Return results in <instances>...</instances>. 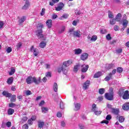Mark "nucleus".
Masks as SVG:
<instances>
[{
	"instance_id": "24",
	"label": "nucleus",
	"mask_w": 129,
	"mask_h": 129,
	"mask_svg": "<svg viewBox=\"0 0 129 129\" xmlns=\"http://www.w3.org/2000/svg\"><path fill=\"white\" fill-rule=\"evenodd\" d=\"M46 45H47V42L42 41L41 43H39V47L40 48H41L42 49H43L46 47Z\"/></svg>"
},
{
	"instance_id": "60",
	"label": "nucleus",
	"mask_w": 129,
	"mask_h": 129,
	"mask_svg": "<svg viewBox=\"0 0 129 129\" xmlns=\"http://www.w3.org/2000/svg\"><path fill=\"white\" fill-rule=\"evenodd\" d=\"M109 122V121H108L107 120H104L101 122V123H105V124H108Z\"/></svg>"
},
{
	"instance_id": "52",
	"label": "nucleus",
	"mask_w": 129,
	"mask_h": 129,
	"mask_svg": "<svg viewBox=\"0 0 129 129\" xmlns=\"http://www.w3.org/2000/svg\"><path fill=\"white\" fill-rule=\"evenodd\" d=\"M4 26H5L4 21H0V29H3V28H4Z\"/></svg>"
},
{
	"instance_id": "22",
	"label": "nucleus",
	"mask_w": 129,
	"mask_h": 129,
	"mask_svg": "<svg viewBox=\"0 0 129 129\" xmlns=\"http://www.w3.org/2000/svg\"><path fill=\"white\" fill-rule=\"evenodd\" d=\"M121 14L118 13L116 16L115 20H116V22H120V21L121 20Z\"/></svg>"
},
{
	"instance_id": "59",
	"label": "nucleus",
	"mask_w": 129,
	"mask_h": 129,
	"mask_svg": "<svg viewBox=\"0 0 129 129\" xmlns=\"http://www.w3.org/2000/svg\"><path fill=\"white\" fill-rule=\"evenodd\" d=\"M46 77H52V75L51 74V72H48L46 73Z\"/></svg>"
},
{
	"instance_id": "6",
	"label": "nucleus",
	"mask_w": 129,
	"mask_h": 129,
	"mask_svg": "<svg viewBox=\"0 0 129 129\" xmlns=\"http://www.w3.org/2000/svg\"><path fill=\"white\" fill-rule=\"evenodd\" d=\"M81 35H82V33H81V32H80V30H79L74 31V37H76L77 38H80V37H81Z\"/></svg>"
},
{
	"instance_id": "17",
	"label": "nucleus",
	"mask_w": 129,
	"mask_h": 129,
	"mask_svg": "<svg viewBox=\"0 0 129 129\" xmlns=\"http://www.w3.org/2000/svg\"><path fill=\"white\" fill-rule=\"evenodd\" d=\"M112 113H113V114H115V115L118 116V114L119 113V109L112 108Z\"/></svg>"
},
{
	"instance_id": "3",
	"label": "nucleus",
	"mask_w": 129,
	"mask_h": 129,
	"mask_svg": "<svg viewBox=\"0 0 129 129\" xmlns=\"http://www.w3.org/2000/svg\"><path fill=\"white\" fill-rule=\"evenodd\" d=\"M116 73V70L113 69L112 71V73H110L108 74V76H107L105 78L104 80L105 81H109L110 79H112V75H114Z\"/></svg>"
},
{
	"instance_id": "29",
	"label": "nucleus",
	"mask_w": 129,
	"mask_h": 129,
	"mask_svg": "<svg viewBox=\"0 0 129 129\" xmlns=\"http://www.w3.org/2000/svg\"><path fill=\"white\" fill-rule=\"evenodd\" d=\"M49 110V109L46 107H42L41 111L43 113H47V112Z\"/></svg>"
},
{
	"instance_id": "62",
	"label": "nucleus",
	"mask_w": 129,
	"mask_h": 129,
	"mask_svg": "<svg viewBox=\"0 0 129 129\" xmlns=\"http://www.w3.org/2000/svg\"><path fill=\"white\" fill-rule=\"evenodd\" d=\"M12 48L11 47H8V48L7 49V53H11V52H12Z\"/></svg>"
},
{
	"instance_id": "41",
	"label": "nucleus",
	"mask_w": 129,
	"mask_h": 129,
	"mask_svg": "<svg viewBox=\"0 0 129 129\" xmlns=\"http://www.w3.org/2000/svg\"><path fill=\"white\" fill-rule=\"evenodd\" d=\"M110 24L111 25H115V24H116V20L115 19H112L110 20Z\"/></svg>"
},
{
	"instance_id": "31",
	"label": "nucleus",
	"mask_w": 129,
	"mask_h": 129,
	"mask_svg": "<svg viewBox=\"0 0 129 129\" xmlns=\"http://www.w3.org/2000/svg\"><path fill=\"white\" fill-rule=\"evenodd\" d=\"M68 17H69V15L67 14H64L61 17L59 18V20H62L64 19H68Z\"/></svg>"
},
{
	"instance_id": "18",
	"label": "nucleus",
	"mask_w": 129,
	"mask_h": 129,
	"mask_svg": "<svg viewBox=\"0 0 129 129\" xmlns=\"http://www.w3.org/2000/svg\"><path fill=\"white\" fill-rule=\"evenodd\" d=\"M124 93V89L120 88L119 89L118 92V95L119 96V97H122Z\"/></svg>"
},
{
	"instance_id": "20",
	"label": "nucleus",
	"mask_w": 129,
	"mask_h": 129,
	"mask_svg": "<svg viewBox=\"0 0 129 129\" xmlns=\"http://www.w3.org/2000/svg\"><path fill=\"white\" fill-rule=\"evenodd\" d=\"M2 94L6 97H12V93H9L8 91H4Z\"/></svg>"
},
{
	"instance_id": "49",
	"label": "nucleus",
	"mask_w": 129,
	"mask_h": 129,
	"mask_svg": "<svg viewBox=\"0 0 129 129\" xmlns=\"http://www.w3.org/2000/svg\"><path fill=\"white\" fill-rule=\"evenodd\" d=\"M106 38L108 41H110V40H111V36H110V34H108L106 36Z\"/></svg>"
},
{
	"instance_id": "36",
	"label": "nucleus",
	"mask_w": 129,
	"mask_h": 129,
	"mask_svg": "<svg viewBox=\"0 0 129 129\" xmlns=\"http://www.w3.org/2000/svg\"><path fill=\"white\" fill-rule=\"evenodd\" d=\"M15 72H16V69L11 68V70L9 72V75H14V74H15Z\"/></svg>"
},
{
	"instance_id": "1",
	"label": "nucleus",
	"mask_w": 129,
	"mask_h": 129,
	"mask_svg": "<svg viewBox=\"0 0 129 129\" xmlns=\"http://www.w3.org/2000/svg\"><path fill=\"white\" fill-rule=\"evenodd\" d=\"M38 26H39L37 27V36L38 37V38H44V35H43V30H42V29L44 28V24L40 23L38 24Z\"/></svg>"
},
{
	"instance_id": "45",
	"label": "nucleus",
	"mask_w": 129,
	"mask_h": 129,
	"mask_svg": "<svg viewBox=\"0 0 129 129\" xmlns=\"http://www.w3.org/2000/svg\"><path fill=\"white\" fill-rule=\"evenodd\" d=\"M78 68H79V64L75 66L74 68V72H77L78 71Z\"/></svg>"
},
{
	"instance_id": "26",
	"label": "nucleus",
	"mask_w": 129,
	"mask_h": 129,
	"mask_svg": "<svg viewBox=\"0 0 129 129\" xmlns=\"http://www.w3.org/2000/svg\"><path fill=\"white\" fill-rule=\"evenodd\" d=\"M13 82H14V78L13 77H10L9 78L7 81V83L8 84L11 85L13 84Z\"/></svg>"
},
{
	"instance_id": "64",
	"label": "nucleus",
	"mask_w": 129,
	"mask_h": 129,
	"mask_svg": "<svg viewBox=\"0 0 129 129\" xmlns=\"http://www.w3.org/2000/svg\"><path fill=\"white\" fill-rule=\"evenodd\" d=\"M56 116H57V117H61L62 113L60 112H58L56 114Z\"/></svg>"
},
{
	"instance_id": "38",
	"label": "nucleus",
	"mask_w": 129,
	"mask_h": 129,
	"mask_svg": "<svg viewBox=\"0 0 129 129\" xmlns=\"http://www.w3.org/2000/svg\"><path fill=\"white\" fill-rule=\"evenodd\" d=\"M53 90L55 92H57L58 91V85H57V84L56 83H54Z\"/></svg>"
},
{
	"instance_id": "8",
	"label": "nucleus",
	"mask_w": 129,
	"mask_h": 129,
	"mask_svg": "<svg viewBox=\"0 0 129 129\" xmlns=\"http://www.w3.org/2000/svg\"><path fill=\"white\" fill-rule=\"evenodd\" d=\"M122 98L124 100L129 99V92L128 90H126L124 91L123 96H122Z\"/></svg>"
},
{
	"instance_id": "32",
	"label": "nucleus",
	"mask_w": 129,
	"mask_h": 129,
	"mask_svg": "<svg viewBox=\"0 0 129 129\" xmlns=\"http://www.w3.org/2000/svg\"><path fill=\"white\" fill-rule=\"evenodd\" d=\"M16 100H17V97L16 96V95H13L11 96V98L10 99V101L11 102H16Z\"/></svg>"
},
{
	"instance_id": "14",
	"label": "nucleus",
	"mask_w": 129,
	"mask_h": 129,
	"mask_svg": "<svg viewBox=\"0 0 129 129\" xmlns=\"http://www.w3.org/2000/svg\"><path fill=\"white\" fill-rule=\"evenodd\" d=\"M72 64V60H68L67 61H64L62 63L63 66H64V67H68L69 66H70Z\"/></svg>"
},
{
	"instance_id": "30",
	"label": "nucleus",
	"mask_w": 129,
	"mask_h": 129,
	"mask_svg": "<svg viewBox=\"0 0 129 129\" xmlns=\"http://www.w3.org/2000/svg\"><path fill=\"white\" fill-rule=\"evenodd\" d=\"M108 14L109 19H113L114 15H113V13H112V12H111L110 11H108Z\"/></svg>"
},
{
	"instance_id": "47",
	"label": "nucleus",
	"mask_w": 129,
	"mask_h": 129,
	"mask_svg": "<svg viewBox=\"0 0 129 129\" xmlns=\"http://www.w3.org/2000/svg\"><path fill=\"white\" fill-rule=\"evenodd\" d=\"M46 11V9L42 8L41 12L40 13V16H44L45 15V11Z\"/></svg>"
},
{
	"instance_id": "12",
	"label": "nucleus",
	"mask_w": 129,
	"mask_h": 129,
	"mask_svg": "<svg viewBox=\"0 0 129 129\" xmlns=\"http://www.w3.org/2000/svg\"><path fill=\"white\" fill-rule=\"evenodd\" d=\"M88 53H84L82 54L81 55V60H82L83 61H85V60L87 59V58H88Z\"/></svg>"
},
{
	"instance_id": "43",
	"label": "nucleus",
	"mask_w": 129,
	"mask_h": 129,
	"mask_svg": "<svg viewBox=\"0 0 129 129\" xmlns=\"http://www.w3.org/2000/svg\"><path fill=\"white\" fill-rule=\"evenodd\" d=\"M93 112H94L96 115H100L101 114V113L102 112V111H97V110H95V111H93Z\"/></svg>"
},
{
	"instance_id": "11",
	"label": "nucleus",
	"mask_w": 129,
	"mask_h": 129,
	"mask_svg": "<svg viewBox=\"0 0 129 129\" xmlns=\"http://www.w3.org/2000/svg\"><path fill=\"white\" fill-rule=\"evenodd\" d=\"M89 85H90V81H87L84 83L83 88L85 90H86V89H88V87H89Z\"/></svg>"
},
{
	"instance_id": "15",
	"label": "nucleus",
	"mask_w": 129,
	"mask_h": 129,
	"mask_svg": "<svg viewBox=\"0 0 129 129\" xmlns=\"http://www.w3.org/2000/svg\"><path fill=\"white\" fill-rule=\"evenodd\" d=\"M33 77L31 76L27 77L26 79V82L27 84H32V83H33Z\"/></svg>"
},
{
	"instance_id": "57",
	"label": "nucleus",
	"mask_w": 129,
	"mask_h": 129,
	"mask_svg": "<svg viewBox=\"0 0 129 129\" xmlns=\"http://www.w3.org/2000/svg\"><path fill=\"white\" fill-rule=\"evenodd\" d=\"M26 94L27 96H29V95H32V92L30 90H27L26 92Z\"/></svg>"
},
{
	"instance_id": "7",
	"label": "nucleus",
	"mask_w": 129,
	"mask_h": 129,
	"mask_svg": "<svg viewBox=\"0 0 129 129\" xmlns=\"http://www.w3.org/2000/svg\"><path fill=\"white\" fill-rule=\"evenodd\" d=\"M81 67V72L83 73H85L87 72V70H88V69L89 68V66H88V64H87L86 66L85 64H83L82 65Z\"/></svg>"
},
{
	"instance_id": "40",
	"label": "nucleus",
	"mask_w": 129,
	"mask_h": 129,
	"mask_svg": "<svg viewBox=\"0 0 129 129\" xmlns=\"http://www.w3.org/2000/svg\"><path fill=\"white\" fill-rule=\"evenodd\" d=\"M38 125V127H40V128H42L44 126V125H45V122H39Z\"/></svg>"
},
{
	"instance_id": "53",
	"label": "nucleus",
	"mask_w": 129,
	"mask_h": 129,
	"mask_svg": "<svg viewBox=\"0 0 129 129\" xmlns=\"http://www.w3.org/2000/svg\"><path fill=\"white\" fill-rule=\"evenodd\" d=\"M58 18V16L55 14H53L52 16V20H55V19H57Z\"/></svg>"
},
{
	"instance_id": "27",
	"label": "nucleus",
	"mask_w": 129,
	"mask_h": 129,
	"mask_svg": "<svg viewBox=\"0 0 129 129\" xmlns=\"http://www.w3.org/2000/svg\"><path fill=\"white\" fill-rule=\"evenodd\" d=\"M51 2H49V6H51V7H53L55 4H57V3H59V1L60 0H51Z\"/></svg>"
},
{
	"instance_id": "21",
	"label": "nucleus",
	"mask_w": 129,
	"mask_h": 129,
	"mask_svg": "<svg viewBox=\"0 0 129 129\" xmlns=\"http://www.w3.org/2000/svg\"><path fill=\"white\" fill-rule=\"evenodd\" d=\"M122 109L124 110H129V102H126L122 105Z\"/></svg>"
},
{
	"instance_id": "56",
	"label": "nucleus",
	"mask_w": 129,
	"mask_h": 129,
	"mask_svg": "<svg viewBox=\"0 0 129 129\" xmlns=\"http://www.w3.org/2000/svg\"><path fill=\"white\" fill-rule=\"evenodd\" d=\"M66 29V27L65 26H62L61 31H59V33L60 34H61V33H63V32L65 31Z\"/></svg>"
},
{
	"instance_id": "63",
	"label": "nucleus",
	"mask_w": 129,
	"mask_h": 129,
	"mask_svg": "<svg viewBox=\"0 0 129 129\" xmlns=\"http://www.w3.org/2000/svg\"><path fill=\"white\" fill-rule=\"evenodd\" d=\"M59 105H60V108H61V109H64V104H63V102H60Z\"/></svg>"
},
{
	"instance_id": "50",
	"label": "nucleus",
	"mask_w": 129,
	"mask_h": 129,
	"mask_svg": "<svg viewBox=\"0 0 129 129\" xmlns=\"http://www.w3.org/2000/svg\"><path fill=\"white\" fill-rule=\"evenodd\" d=\"M116 52L117 54H120V53L122 52V49L119 48L118 49H116Z\"/></svg>"
},
{
	"instance_id": "55",
	"label": "nucleus",
	"mask_w": 129,
	"mask_h": 129,
	"mask_svg": "<svg viewBox=\"0 0 129 129\" xmlns=\"http://www.w3.org/2000/svg\"><path fill=\"white\" fill-rule=\"evenodd\" d=\"M6 125L8 127H11V126H12V122L11 121H8L6 123Z\"/></svg>"
},
{
	"instance_id": "42",
	"label": "nucleus",
	"mask_w": 129,
	"mask_h": 129,
	"mask_svg": "<svg viewBox=\"0 0 129 129\" xmlns=\"http://www.w3.org/2000/svg\"><path fill=\"white\" fill-rule=\"evenodd\" d=\"M27 120H28V117L24 116L22 118L21 122H22V123H24V122H25V121H27Z\"/></svg>"
},
{
	"instance_id": "28",
	"label": "nucleus",
	"mask_w": 129,
	"mask_h": 129,
	"mask_svg": "<svg viewBox=\"0 0 129 129\" xmlns=\"http://www.w3.org/2000/svg\"><path fill=\"white\" fill-rule=\"evenodd\" d=\"M101 76V72H98L96 73L94 75V78H99Z\"/></svg>"
},
{
	"instance_id": "35",
	"label": "nucleus",
	"mask_w": 129,
	"mask_h": 129,
	"mask_svg": "<svg viewBox=\"0 0 129 129\" xmlns=\"http://www.w3.org/2000/svg\"><path fill=\"white\" fill-rule=\"evenodd\" d=\"M65 70H66V69H64V67H63V66L61 67V68H59L57 69V72H58V73H61V72H65Z\"/></svg>"
},
{
	"instance_id": "9",
	"label": "nucleus",
	"mask_w": 129,
	"mask_h": 129,
	"mask_svg": "<svg viewBox=\"0 0 129 129\" xmlns=\"http://www.w3.org/2000/svg\"><path fill=\"white\" fill-rule=\"evenodd\" d=\"M46 24L47 26L48 29H51L52 28V25H53V21L52 19H48L46 21Z\"/></svg>"
},
{
	"instance_id": "19",
	"label": "nucleus",
	"mask_w": 129,
	"mask_h": 129,
	"mask_svg": "<svg viewBox=\"0 0 129 129\" xmlns=\"http://www.w3.org/2000/svg\"><path fill=\"white\" fill-rule=\"evenodd\" d=\"M121 24L123 26V27H124L125 28L127 27V25H128V21L126 19H123L121 21Z\"/></svg>"
},
{
	"instance_id": "37",
	"label": "nucleus",
	"mask_w": 129,
	"mask_h": 129,
	"mask_svg": "<svg viewBox=\"0 0 129 129\" xmlns=\"http://www.w3.org/2000/svg\"><path fill=\"white\" fill-rule=\"evenodd\" d=\"M105 92V89L104 88H100L99 89V94H101V95H102V94H104Z\"/></svg>"
},
{
	"instance_id": "23",
	"label": "nucleus",
	"mask_w": 129,
	"mask_h": 129,
	"mask_svg": "<svg viewBox=\"0 0 129 129\" xmlns=\"http://www.w3.org/2000/svg\"><path fill=\"white\" fill-rule=\"evenodd\" d=\"M7 112L8 115H12V114H14V113L15 112V110L13 108H9L8 109Z\"/></svg>"
},
{
	"instance_id": "46",
	"label": "nucleus",
	"mask_w": 129,
	"mask_h": 129,
	"mask_svg": "<svg viewBox=\"0 0 129 129\" xmlns=\"http://www.w3.org/2000/svg\"><path fill=\"white\" fill-rule=\"evenodd\" d=\"M95 110H96V104H93L92 105V111H95Z\"/></svg>"
},
{
	"instance_id": "51",
	"label": "nucleus",
	"mask_w": 129,
	"mask_h": 129,
	"mask_svg": "<svg viewBox=\"0 0 129 129\" xmlns=\"http://www.w3.org/2000/svg\"><path fill=\"white\" fill-rule=\"evenodd\" d=\"M79 126L80 129H86V127H85V126L82 124H79Z\"/></svg>"
},
{
	"instance_id": "44",
	"label": "nucleus",
	"mask_w": 129,
	"mask_h": 129,
	"mask_svg": "<svg viewBox=\"0 0 129 129\" xmlns=\"http://www.w3.org/2000/svg\"><path fill=\"white\" fill-rule=\"evenodd\" d=\"M123 71V69L121 67H118L117 68V73H121Z\"/></svg>"
},
{
	"instance_id": "39",
	"label": "nucleus",
	"mask_w": 129,
	"mask_h": 129,
	"mask_svg": "<svg viewBox=\"0 0 129 129\" xmlns=\"http://www.w3.org/2000/svg\"><path fill=\"white\" fill-rule=\"evenodd\" d=\"M97 40V36L96 35H93L91 38V42H95Z\"/></svg>"
},
{
	"instance_id": "61",
	"label": "nucleus",
	"mask_w": 129,
	"mask_h": 129,
	"mask_svg": "<svg viewBox=\"0 0 129 129\" xmlns=\"http://www.w3.org/2000/svg\"><path fill=\"white\" fill-rule=\"evenodd\" d=\"M45 104V101L42 100L39 104V106H43Z\"/></svg>"
},
{
	"instance_id": "48",
	"label": "nucleus",
	"mask_w": 129,
	"mask_h": 129,
	"mask_svg": "<svg viewBox=\"0 0 129 129\" xmlns=\"http://www.w3.org/2000/svg\"><path fill=\"white\" fill-rule=\"evenodd\" d=\"M17 106V105L14 103H9V107H11L12 108Z\"/></svg>"
},
{
	"instance_id": "5",
	"label": "nucleus",
	"mask_w": 129,
	"mask_h": 129,
	"mask_svg": "<svg viewBox=\"0 0 129 129\" xmlns=\"http://www.w3.org/2000/svg\"><path fill=\"white\" fill-rule=\"evenodd\" d=\"M42 81V79H41V77H39L38 79L35 77H33V83H35L36 85H38V84H40Z\"/></svg>"
},
{
	"instance_id": "13",
	"label": "nucleus",
	"mask_w": 129,
	"mask_h": 129,
	"mask_svg": "<svg viewBox=\"0 0 129 129\" xmlns=\"http://www.w3.org/2000/svg\"><path fill=\"white\" fill-rule=\"evenodd\" d=\"M30 7V1L29 0H26L25 4L24 6L22 7V10H28V8Z\"/></svg>"
},
{
	"instance_id": "58",
	"label": "nucleus",
	"mask_w": 129,
	"mask_h": 129,
	"mask_svg": "<svg viewBox=\"0 0 129 129\" xmlns=\"http://www.w3.org/2000/svg\"><path fill=\"white\" fill-rule=\"evenodd\" d=\"M22 129H29V126L28 125V124H25L23 125Z\"/></svg>"
},
{
	"instance_id": "25",
	"label": "nucleus",
	"mask_w": 129,
	"mask_h": 129,
	"mask_svg": "<svg viewBox=\"0 0 129 129\" xmlns=\"http://www.w3.org/2000/svg\"><path fill=\"white\" fill-rule=\"evenodd\" d=\"M116 118L117 119H118L119 122H123L124 121V117H123V116H116Z\"/></svg>"
},
{
	"instance_id": "34",
	"label": "nucleus",
	"mask_w": 129,
	"mask_h": 129,
	"mask_svg": "<svg viewBox=\"0 0 129 129\" xmlns=\"http://www.w3.org/2000/svg\"><path fill=\"white\" fill-rule=\"evenodd\" d=\"M81 106V105L79 103H77L75 104V110H79V109H80Z\"/></svg>"
},
{
	"instance_id": "4",
	"label": "nucleus",
	"mask_w": 129,
	"mask_h": 129,
	"mask_svg": "<svg viewBox=\"0 0 129 129\" xmlns=\"http://www.w3.org/2000/svg\"><path fill=\"white\" fill-rule=\"evenodd\" d=\"M64 5L63 3H59L58 5V6L57 7H55V11H56V12H60V11H62L64 8Z\"/></svg>"
},
{
	"instance_id": "16",
	"label": "nucleus",
	"mask_w": 129,
	"mask_h": 129,
	"mask_svg": "<svg viewBox=\"0 0 129 129\" xmlns=\"http://www.w3.org/2000/svg\"><path fill=\"white\" fill-rule=\"evenodd\" d=\"M75 55H80L82 53V49L80 48H76L74 50Z\"/></svg>"
},
{
	"instance_id": "54",
	"label": "nucleus",
	"mask_w": 129,
	"mask_h": 129,
	"mask_svg": "<svg viewBox=\"0 0 129 129\" xmlns=\"http://www.w3.org/2000/svg\"><path fill=\"white\" fill-rule=\"evenodd\" d=\"M111 119V115L110 114H109L106 116V120H108V121L110 120Z\"/></svg>"
},
{
	"instance_id": "2",
	"label": "nucleus",
	"mask_w": 129,
	"mask_h": 129,
	"mask_svg": "<svg viewBox=\"0 0 129 129\" xmlns=\"http://www.w3.org/2000/svg\"><path fill=\"white\" fill-rule=\"evenodd\" d=\"M114 94V93L113 92V89L112 88H110L109 93H106L105 94V97L107 99V100H113Z\"/></svg>"
},
{
	"instance_id": "33",
	"label": "nucleus",
	"mask_w": 129,
	"mask_h": 129,
	"mask_svg": "<svg viewBox=\"0 0 129 129\" xmlns=\"http://www.w3.org/2000/svg\"><path fill=\"white\" fill-rule=\"evenodd\" d=\"M25 21H26V16H23L19 20V23L20 25H21V24H23V23H24V22H25Z\"/></svg>"
},
{
	"instance_id": "10",
	"label": "nucleus",
	"mask_w": 129,
	"mask_h": 129,
	"mask_svg": "<svg viewBox=\"0 0 129 129\" xmlns=\"http://www.w3.org/2000/svg\"><path fill=\"white\" fill-rule=\"evenodd\" d=\"M33 54L34 56H38V54H39V52H38V49L34 48V45H32L30 48L31 52H33Z\"/></svg>"
}]
</instances>
